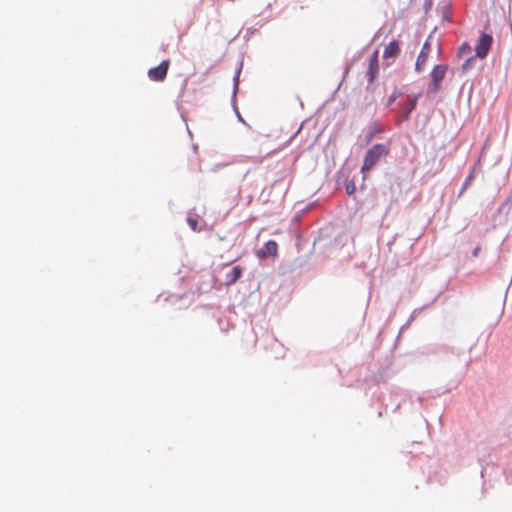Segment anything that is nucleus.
<instances>
[{"mask_svg": "<svg viewBox=\"0 0 512 512\" xmlns=\"http://www.w3.org/2000/svg\"><path fill=\"white\" fill-rule=\"evenodd\" d=\"M386 153L384 145H374L366 154L362 172L369 171L377 163V161Z\"/></svg>", "mask_w": 512, "mask_h": 512, "instance_id": "f257e3e1", "label": "nucleus"}, {"mask_svg": "<svg viewBox=\"0 0 512 512\" xmlns=\"http://www.w3.org/2000/svg\"><path fill=\"white\" fill-rule=\"evenodd\" d=\"M377 60H378V51H375L372 56H371V60H370V73H371V79L374 78V72L376 70V65H377Z\"/></svg>", "mask_w": 512, "mask_h": 512, "instance_id": "6e6552de", "label": "nucleus"}, {"mask_svg": "<svg viewBox=\"0 0 512 512\" xmlns=\"http://www.w3.org/2000/svg\"><path fill=\"white\" fill-rule=\"evenodd\" d=\"M169 66V60H163L157 67L150 68L148 70L149 79L156 82L163 81L167 76Z\"/></svg>", "mask_w": 512, "mask_h": 512, "instance_id": "f03ea898", "label": "nucleus"}, {"mask_svg": "<svg viewBox=\"0 0 512 512\" xmlns=\"http://www.w3.org/2000/svg\"><path fill=\"white\" fill-rule=\"evenodd\" d=\"M446 70H447L446 66H443V65H437L432 70L431 78H432L433 85H434L435 89L438 88L440 82L443 80Z\"/></svg>", "mask_w": 512, "mask_h": 512, "instance_id": "39448f33", "label": "nucleus"}, {"mask_svg": "<svg viewBox=\"0 0 512 512\" xmlns=\"http://www.w3.org/2000/svg\"><path fill=\"white\" fill-rule=\"evenodd\" d=\"M308 131H309V123L306 122V123L302 124V126L298 130V134L303 136L305 134H308Z\"/></svg>", "mask_w": 512, "mask_h": 512, "instance_id": "1a4fd4ad", "label": "nucleus"}, {"mask_svg": "<svg viewBox=\"0 0 512 512\" xmlns=\"http://www.w3.org/2000/svg\"><path fill=\"white\" fill-rule=\"evenodd\" d=\"M313 130H314V131H313V133H312V135H311L312 141H311V143L309 144V146L313 145V144L317 141V139H318V137H319V135H320V132L317 130L316 126H314V129H313Z\"/></svg>", "mask_w": 512, "mask_h": 512, "instance_id": "9d476101", "label": "nucleus"}, {"mask_svg": "<svg viewBox=\"0 0 512 512\" xmlns=\"http://www.w3.org/2000/svg\"><path fill=\"white\" fill-rule=\"evenodd\" d=\"M396 98H397V94H396V93L392 94V95L388 98V105L392 104V103L395 101V99H396Z\"/></svg>", "mask_w": 512, "mask_h": 512, "instance_id": "f8f14e48", "label": "nucleus"}, {"mask_svg": "<svg viewBox=\"0 0 512 512\" xmlns=\"http://www.w3.org/2000/svg\"><path fill=\"white\" fill-rule=\"evenodd\" d=\"M355 189H356V187H355L354 183L350 182V183L346 184V192H347V194H349V195L353 194L355 192Z\"/></svg>", "mask_w": 512, "mask_h": 512, "instance_id": "9b49d317", "label": "nucleus"}, {"mask_svg": "<svg viewBox=\"0 0 512 512\" xmlns=\"http://www.w3.org/2000/svg\"><path fill=\"white\" fill-rule=\"evenodd\" d=\"M492 39L488 35H482L480 41L476 47V55L480 58H483L487 55L488 50L490 48Z\"/></svg>", "mask_w": 512, "mask_h": 512, "instance_id": "20e7f679", "label": "nucleus"}, {"mask_svg": "<svg viewBox=\"0 0 512 512\" xmlns=\"http://www.w3.org/2000/svg\"><path fill=\"white\" fill-rule=\"evenodd\" d=\"M428 45H429V42L426 41L418 58H417V61H416V64H415V68L417 71H422L423 70V67L428 59V53H429V49H428Z\"/></svg>", "mask_w": 512, "mask_h": 512, "instance_id": "0eeeda50", "label": "nucleus"}, {"mask_svg": "<svg viewBox=\"0 0 512 512\" xmlns=\"http://www.w3.org/2000/svg\"><path fill=\"white\" fill-rule=\"evenodd\" d=\"M399 54V44L397 41L390 42L383 51V59L385 61V65L389 66L391 64L390 60H394Z\"/></svg>", "mask_w": 512, "mask_h": 512, "instance_id": "7ed1b4c3", "label": "nucleus"}, {"mask_svg": "<svg viewBox=\"0 0 512 512\" xmlns=\"http://www.w3.org/2000/svg\"><path fill=\"white\" fill-rule=\"evenodd\" d=\"M471 65V59H468L464 65H463V69H467L469 66Z\"/></svg>", "mask_w": 512, "mask_h": 512, "instance_id": "ddd939ff", "label": "nucleus"}, {"mask_svg": "<svg viewBox=\"0 0 512 512\" xmlns=\"http://www.w3.org/2000/svg\"><path fill=\"white\" fill-rule=\"evenodd\" d=\"M417 96H409L407 102L402 107V120H406L409 117V114L414 110L417 104Z\"/></svg>", "mask_w": 512, "mask_h": 512, "instance_id": "423d86ee", "label": "nucleus"}]
</instances>
